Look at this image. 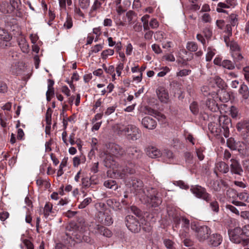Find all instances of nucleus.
I'll return each instance as SVG.
<instances>
[{
    "label": "nucleus",
    "instance_id": "f257e3e1",
    "mask_svg": "<svg viewBox=\"0 0 249 249\" xmlns=\"http://www.w3.org/2000/svg\"><path fill=\"white\" fill-rule=\"evenodd\" d=\"M135 172L134 169H130L127 167L125 170H123L122 172L119 171L114 172V174L117 175V177L124 179L126 185L128 186H132L137 192V195L140 197V199L143 203L149 204L152 207H157L160 205L161 202L160 198L157 196L156 190L152 188H142V182L139 179H131L129 180L131 177L129 176L133 174Z\"/></svg>",
    "mask_w": 249,
    "mask_h": 249
},
{
    "label": "nucleus",
    "instance_id": "f03ea898",
    "mask_svg": "<svg viewBox=\"0 0 249 249\" xmlns=\"http://www.w3.org/2000/svg\"><path fill=\"white\" fill-rule=\"evenodd\" d=\"M124 150L119 145L111 143L108 144L106 151L101 154L104 165L107 168H112L114 172L119 171L116 169L118 167V164L116 161L115 158L123 155Z\"/></svg>",
    "mask_w": 249,
    "mask_h": 249
},
{
    "label": "nucleus",
    "instance_id": "7ed1b4c3",
    "mask_svg": "<svg viewBox=\"0 0 249 249\" xmlns=\"http://www.w3.org/2000/svg\"><path fill=\"white\" fill-rule=\"evenodd\" d=\"M98 211L97 220L106 225L109 226L113 223L112 215L110 210L104 203H99L96 205Z\"/></svg>",
    "mask_w": 249,
    "mask_h": 249
},
{
    "label": "nucleus",
    "instance_id": "20e7f679",
    "mask_svg": "<svg viewBox=\"0 0 249 249\" xmlns=\"http://www.w3.org/2000/svg\"><path fill=\"white\" fill-rule=\"evenodd\" d=\"M228 234L230 240L233 243L241 244L243 246H247L249 244V238L243 237L242 230L239 227L229 230Z\"/></svg>",
    "mask_w": 249,
    "mask_h": 249
},
{
    "label": "nucleus",
    "instance_id": "39448f33",
    "mask_svg": "<svg viewBox=\"0 0 249 249\" xmlns=\"http://www.w3.org/2000/svg\"><path fill=\"white\" fill-rule=\"evenodd\" d=\"M191 228L196 231V237L201 242L207 240L211 234V230L206 226H199L195 222H192Z\"/></svg>",
    "mask_w": 249,
    "mask_h": 249
},
{
    "label": "nucleus",
    "instance_id": "423d86ee",
    "mask_svg": "<svg viewBox=\"0 0 249 249\" xmlns=\"http://www.w3.org/2000/svg\"><path fill=\"white\" fill-rule=\"evenodd\" d=\"M228 146L232 150H237L243 156H248L249 150L246 144L243 142H236L234 139L230 138L227 140Z\"/></svg>",
    "mask_w": 249,
    "mask_h": 249
},
{
    "label": "nucleus",
    "instance_id": "0eeeda50",
    "mask_svg": "<svg viewBox=\"0 0 249 249\" xmlns=\"http://www.w3.org/2000/svg\"><path fill=\"white\" fill-rule=\"evenodd\" d=\"M192 193L197 198H202L207 202L211 200V196L206 192L205 188L199 185L192 186Z\"/></svg>",
    "mask_w": 249,
    "mask_h": 249
},
{
    "label": "nucleus",
    "instance_id": "6e6552de",
    "mask_svg": "<svg viewBox=\"0 0 249 249\" xmlns=\"http://www.w3.org/2000/svg\"><path fill=\"white\" fill-rule=\"evenodd\" d=\"M124 130L128 138L133 141L139 139L141 136L140 130L135 125H128Z\"/></svg>",
    "mask_w": 249,
    "mask_h": 249
},
{
    "label": "nucleus",
    "instance_id": "1a4fd4ad",
    "mask_svg": "<svg viewBox=\"0 0 249 249\" xmlns=\"http://www.w3.org/2000/svg\"><path fill=\"white\" fill-rule=\"evenodd\" d=\"M126 226L133 232H137L140 230V225L135 217L128 215L125 218Z\"/></svg>",
    "mask_w": 249,
    "mask_h": 249
},
{
    "label": "nucleus",
    "instance_id": "9d476101",
    "mask_svg": "<svg viewBox=\"0 0 249 249\" xmlns=\"http://www.w3.org/2000/svg\"><path fill=\"white\" fill-rule=\"evenodd\" d=\"M219 124L223 130V134L225 138L229 136V127L231 126V120L226 116H221L219 117Z\"/></svg>",
    "mask_w": 249,
    "mask_h": 249
},
{
    "label": "nucleus",
    "instance_id": "9b49d317",
    "mask_svg": "<svg viewBox=\"0 0 249 249\" xmlns=\"http://www.w3.org/2000/svg\"><path fill=\"white\" fill-rule=\"evenodd\" d=\"M222 242V236L218 233L210 235L208 240V244L213 247L218 246Z\"/></svg>",
    "mask_w": 249,
    "mask_h": 249
},
{
    "label": "nucleus",
    "instance_id": "f8f14e48",
    "mask_svg": "<svg viewBox=\"0 0 249 249\" xmlns=\"http://www.w3.org/2000/svg\"><path fill=\"white\" fill-rule=\"evenodd\" d=\"M19 0H10L11 6L9 3L4 1H2L0 5V10L3 13H9V10H11L10 7H12L13 8H16L18 7V1Z\"/></svg>",
    "mask_w": 249,
    "mask_h": 249
},
{
    "label": "nucleus",
    "instance_id": "ddd939ff",
    "mask_svg": "<svg viewBox=\"0 0 249 249\" xmlns=\"http://www.w3.org/2000/svg\"><path fill=\"white\" fill-rule=\"evenodd\" d=\"M231 161L230 167L231 173L232 174L241 175L243 173V170L239 162L234 159H231Z\"/></svg>",
    "mask_w": 249,
    "mask_h": 249
},
{
    "label": "nucleus",
    "instance_id": "4468645a",
    "mask_svg": "<svg viewBox=\"0 0 249 249\" xmlns=\"http://www.w3.org/2000/svg\"><path fill=\"white\" fill-rule=\"evenodd\" d=\"M142 124L145 128L149 129H153L157 125L156 121L149 116L144 117L142 119Z\"/></svg>",
    "mask_w": 249,
    "mask_h": 249
},
{
    "label": "nucleus",
    "instance_id": "2eb2a0df",
    "mask_svg": "<svg viewBox=\"0 0 249 249\" xmlns=\"http://www.w3.org/2000/svg\"><path fill=\"white\" fill-rule=\"evenodd\" d=\"M126 152L131 156V157L134 159H138L141 158L142 156V152L137 147H130L126 149Z\"/></svg>",
    "mask_w": 249,
    "mask_h": 249
},
{
    "label": "nucleus",
    "instance_id": "dca6fc26",
    "mask_svg": "<svg viewBox=\"0 0 249 249\" xmlns=\"http://www.w3.org/2000/svg\"><path fill=\"white\" fill-rule=\"evenodd\" d=\"M222 67L229 70H232L235 68L238 70H240L241 68V64H235L234 62H232L230 60L224 59L223 60Z\"/></svg>",
    "mask_w": 249,
    "mask_h": 249
},
{
    "label": "nucleus",
    "instance_id": "f3484780",
    "mask_svg": "<svg viewBox=\"0 0 249 249\" xmlns=\"http://www.w3.org/2000/svg\"><path fill=\"white\" fill-rule=\"evenodd\" d=\"M213 98L214 97H209L206 102V106L211 111L215 112L218 109V104Z\"/></svg>",
    "mask_w": 249,
    "mask_h": 249
},
{
    "label": "nucleus",
    "instance_id": "a211bd4d",
    "mask_svg": "<svg viewBox=\"0 0 249 249\" xmlns=\"http://www.w3.org/2000/svg\"><path fill=\"white\" fill-rule=\"evenodd\" d=\"M147 155L151 158H157L160 156V151L156 147L150 146L146 149Z\"/></svg>",
    "mask_w": 249,
    "mask_h": 249
},
{
    "label": "nucleus",
    "instance_id": "6ab92c4d",
    "mask_svg": "<svg viewBox=\"0 0 249 249\" xmlns=\"http://www.w3.org/2000/svg\"><path fill=\"white\" fill-rule=\"evenodd\" d=\"M95 229L96 232H98L100 234L103 235L107 237H110L112 235L111 231L108 229L104 227L103 226L97 225L96 226Z\"/></svg>",
    "mask_w": 249,
    "mask_h": 249
},
{
    "label": "nucleus",
    "instance_id": "aec40b11",
    "mask_svg": "<svg viewBox=\"0 0 249 249\" xmlns=\"http://www.w3.org/2000/svg\"><path fill=\"white\" fill-rule=\"evenodd\" d=\"M215 169L223 173H227L229 170L228 165L223 161H219L216 163Z\"/></svg>",
    "mask_w": 249,
    "mask_h": 249
},
{
    "label": "nucleus",
    "instance_id": "412c9836",
    "mask_svg": "<svg viewBox=\"0 0 249 249\" xmlns=\"http://www.w3.org/2000/svg\"><path fill=\"white\" fill-rule=\"evenodd\" d=\"M11 37L9 34L4 29L0 28V40L5 42V46H8V42L10 40Z\"/></svg>",
    "mask_w": 249,
    "mask_h": 249
},
{
    "label": "nucleus",
    "instance_id": "4be33fe9",
    "mask_svg": "<svg viewBox=\"0 0 249 249\" xmlns=\"http://www.w3.org/2000/svg\"><path fill=\"white\" fill-rule=\"evenodd\" d=\"M147 113L151 115H154L155 117L159 121L164 122L165 120V115L160 112H157L152 109H148Z\"/></svg>",
    "mask_w": 249,
    "mask_h": 249
},
{
    "label": "nucleus",
    "instance_id": "5701e85b",
    "mask_svg": "<svg viewBox=\"0 0 249 249\" xmlns=\"http://www.w3.org/2000/svg\"><path fill=\"white\" fill-rule=\"evenodd\" d=\"M162 155L167 162L171 163L174 162V155L171 151L165 149L162 154Z\"/></svg>",
    "mask_w": 249,
    "mask_h": 249
},
{
    "label": "nucleus",
    "instance_id": "b1692460",
    "mask_svg": "<svg viewBox=\"0 0 249 249\" xmlns=\"http://www.w3.org/2000/svg\"><path fill=\"white\" fill-rule=\"evenodd\" d=\"M233 62L235 64H240V62L243 59L244 57L241 53V51L232 53L231 54Z\"/></svg>",
    "mask_w": 249,
    "mask_h": 249
},
{
    "label": "nucleus",
    "instance_id": "393cba45",
    "mask_svg": "<svg viewBox=\"0 0 249 249\" xmlns=\"http://www.w3.org/2000/svg\"><path fill=\"white\" fill-rule=\"evenodd\" d=\"M229 46L230 48L231 54L232 53H235L241 51V48L238 44L234 40H231L229 43Z\"/></svg>",
    "mask_w": 249,
    "mask_h": 249
},
{
    "label": "nucleus",
    "instance_id": "a878e982",
    "mask_svg": "<svg viewBox=\"0 0 249 249\" xmlns=\"http://www.w3.org/2000/svg\"><path fill=\"white\" fill-rule=\"evenodd\" d=\"M230 8L225 1L223 2H220L217 4L216 11L218 13H224L228 14L227 11L224 9Z\"/></svg>",
    "mask_w": 249,
    "mask_h": 249
},
{
    "label": "nucleus",
    "instance_id": "bb28decb",
    "mask_svg": "<svg viewBox=\"0 0 249 249\" xmlns=\"http://www.w3.org/2000/svg\"><path fill=\"white\" fill-rule=\"evenodd\" d=\"M18 45L23 53H28L29 46L24 38H21L18 41Z\"/></svg>",
    "mask_w": 249,
    "mask_h": 249
},
{
    "label": "nucleus",
    "instance_id": "cd10ccee",
    "mask_svg": "<svg viewBox=\"0 0 249 249\" xmlns=\"http://www.w3.org/2000/svg\"><path fill=\"white\" fill-rule=\"evenodd\" d=\"M104 185L106 188H109L114 190H116L118 188V186L115 181L111 179L105 181Z\"/></svg>",
    "mask_w": 249,
    "mask_h": 249
},
{
    "label": "nucleus",
    "instance_id": "c85d7f7f",
    "mask_svg": "<svg viewBox=\"0 0 249 249\" xmlns=\"http://www.w3.org/2000/svg\"><path fill=\"white\" fill-rule=\"evenodd\" d=\"M186 49L190 52H195L198 49V45L195 42L189 41L186 44Z\"/></svg>",
    "mask_w": 249,
    "mask_h": 249
},
{
    "label": "nucleus",
    "instance_id": "c756f323",
    "mask_svg": "<svg viewBox=\"0 0 249 249\" xmlns=\"http://www.w3.org/2000/svg\"><path fill=\"white\" fill-rule=\"evenodd\" d=\"M214 80L217 86L221 89L222 91L226 87L224 81L218 76H215Z\"/></svg>",
    "mask_w": 249,
    "mask_h": 249
},
{
    "label": "nucleus",
    "instance_id": "7c9ffc66",
    "mask_svg": "<svg viewBox=\"0 0 249 249\" xmlns=\"http://www.w3.org/2000/svg\"><path fill=\"white\" fill-rule=\"evenodd\" d=\"M208 127L212 133L214 135H220L221 132H222L221 129L220 128H218L215 124H209Z\"/></svg>",
    "mask_w": 249,
    "mask_h": 249
},
{
    "label": "nucleus",
    "instance_id": "2f4dec72",
    "mask_svg": "<svg viewBox=\"0 0 249 249\" xmlns=\"http://www.w3.org/2000/svg\"><path fill=\"white\" fill-rule=\"evenodd\" d=\"M101 5L102 3L99 0H95L91 7L90 13H92L99 9L101 7Z\"/></svg>",
    "mask_w": 249,
    "mask_h": 249
},
{
    "label": "nucleus",
    "instance_id": "473e14b6",
    "mask_svg": "<svg viewBox=\"0 0 249 249\" xmlns=\"http://www.w3.org/2000/svg\"><path fill=\"white\" fill-rule=\"evenodd\" d=\"M90 4V0H78V5L82 9H87Z\"/></svg>",
    "mask_w": 249,
    "mask_h": 249
},
{
    "label": "nucleus",
    "instance_id": "72a5a7b5",
    "mask_svg": "<svg viewBox=\"0 0 249 249\" xmlns=\"http://www.w3.org/2000/svg\"><path fill=\"white\" fill-rule=\"evenodd\" d=\"M237 15L234 14H231L229 16V21L231 25L235 26L238 24Z\"/></svg>",
    "mask_w": 249,
    "mask_h": 249
},
{
    "label": "nucleus",
    "instance_id": "f704fd0d",
    "mask_svg": "<svg viewBox=\"0 0 249 249\" xmlns=\"http://www.w3.org/2000/svg\"><path fill=\"white\" fill-rule=\"evenodd\" d=\"M237 197L241 200L245 202H249V194L246 192L238 193Z\"/></svg>",
    "mask_w": 249,
    "mask_h": 249
},
{
    "label": "nucleus",
    "instance_id": "c9c22d12",
    "mask_svg": "<svg viewBox=\"0 0 249 249\" xmlns=\"http://www.w3.org/2000/svg\"><path fill=\"white\" fill-rule=\"evenodd\" d=\"M53 205L50 203H46L44 208V214L46 216H48L52 212Z\"/></svg>",
    "mask_w": 249,
    "mask_h": 249
},
{
    "label": "nucleus",
    "instance_id": "e433bc0d",
    "mask_svg": "<svg viewBox=\"0 0 249 249\" xmlns=\"http://www.w3.org/2000/svg\"><path fill=\"white\" fill-rule=\"evenodd\" d=\"M91 201L92 199L91 197L86 198L78 205V208L79 209L85 208L86 206H87L89 204L91 203Z\"/></svg>",
    "mask_w": 249,
    "mask_h": 249
},
{
    "label": "nucleus",
    "instance_id": "4c0bfd02",
    "mask_svg": "<svg viewBox=\"0 0 249 249\" xmlns=\"http://www.w3.org/2000/svg\"><path fill=\"white\" fill-rule=\"evenodd\" d=\"M78 79H79V75H78V73L75 72L73 73V74L71 77V81L68 82L70 85V88L72 89V92L74 91V87L73 85L72 84V81L73 80L78 81Z\"/></svg>",
    "mask_w": 249,
    "mask_h": 249
},
{
    "label": "nucleus",
    "instance_id": "58836bf2",
    "mask_svg": "<svg viewBox=\"0 0 249 249\" xmlns=\"http://www.w3.org/2000/svg\"><path fill=\"white\" fill-rule=\"evenodd\" d=\"M230 114L232 118H233V119L237 118V117L239 115V112H238V109L234 106H231L230 109Z\"/></svg>",
    "mask_w": 249,
    "mask_h": 249
},
{
    "label": "nucleus",
    "instance_id": "ea45409f",
    "mask_svg": "<svg viewBox=\"0 0 249 249\" xmlns=\"http://www.w3.org/2000/svg\"><path fill=\"white\" fill-rule=\"evenodd\" d=\"M114 53V50L111 49H108L103 51L101 53L102 58L106 59L108 56L112 55Z\"/></svg>",
    "mask_w": 249,
    "mask_h": 249
},
{
    "label": "nucleus",
    "instance_id": "a19ab883",
    "mask_svg": "<svg viewBox=\"0 0 249 249\" xmlns=\"http://www.w3.org/2000/svg\"><path fill=\"white\" fill-rule=\"evenodd\" d=\"M54 83V81L53 80L50 79L48 80V89L46 93H54V89L53 88Z\"/></svg>",
    "mask_w": 249,
    "mask_h": 249
},
{
    "label": "nucleus",
    "instance_id": "79ce46f5",
    "mask_svg": "<svg viewBox=\"0 0 249 249\" xmlns=\"http://www.w3.org/2000/svg\"><path fill=\"white\" fill-rule=\"evenodd\" d=\"M214 50H213L210 47L208 48V52L206 55V60L207 61H210L212 59L213 56L215 54Z\"/></svg>",
    "mask_w": 249,
    "mask_h": 249
},
{
    "label": "nucleus",
    "instance_id": "37998d69",
    "mask_svg": "<svg viewBox=\"0 0 249 249\" xmlns=\"http://www.w3.org/2000/svg\"><path fill=\"white\" fill-rule=\"evenodd\" d=\"M191 111L195 115L198 113L199 109L197 103L195 102H193L190 106Z\"/></svg>",
    "mask_w": 249,
    "mask_h": 249
},
{
    "label": "nucleus",
    "instance_id": "c03bdc74",
    "mask_svg": "<svg viewBox=\"0 0 249 249\" xmlns=\"http://www.w3.org/2000/svg\"><path fill=\"white\" fill-rule=\"evenodd\" d=\"M164 38V33L162 31H157L155 33L154 38L156 40L161 41Z\"/></svg>",
    "mask_w": 249,
    "mask_h": 249
},
{
    "label": "nucleus",
    "instance_id": "a18cd8bd",
    "mask_svg": "<svg viewBox=\"0 0 249 249\" xmlns=\"http://www.w3.org/2000/svg\"><path fill=\"white\" fill-rule=\"evenodd\" d=\"M210 207L214 212L217 213L219 211V205L215 200L212 201L210 203Z\"/></svg>",
    "mask_w": 249,
    "mask_h": 249
},
{
    "label": "nucleus",
    "instance_id": "49530a36",
    "mask_svg": "<svg viewBox=\"0 0 249 249\" xmlns=\"http://www.w3.org/2000/svg\"><path fill=\"white\" fill-rule=\"evenodd\" d=\"M181 225L183 230H185L186 232H187L190 225L189 220L186 218H182L181 219Z\"/></svg>",
    "mask_w": 249,
    "mask_h": 249
},
{
    "label": "nucleus",
    "instance_id": "de8ad7c7",
    "mask_svg": "<svg viewBox=\"0 0 249 249\" xmlns=\"http://www.w3.org/2000/svg\"><path fill=\"white\" fill-rule=\"evenodd\" d=\"M246 122V121H241L237 124L236 128L238 131H245Z\"/></svg>",
    "mask_w": 249,
    "mask_h": 249
},
{
    "label": "nucleus",
    "instance_id": "09e8293b",
    "mask_svg": "<svg viewBox=\"0 0 249 249\" xmlns=\"http://www.w3.org/2000/svg\"><path fill=\"white\" fill-rule=\"evenodd\" d=\"M149 26L152 29H156L159 26V23L155 18H152L149 21Z\"/></svg>",
    "mask_w": 249,
    "mask_h": 249
},
{
    "label": "nucleus",
    "instance_id": "8fccbe9b",
    "mask_svg": "<svg viewBox=\"0 0 249 249\" xmlns=\"http://www.w3.org/2000/svg\"><path fill=\"white\" fill-rule=\"evenodd\" d=\"M164 244L167 249H175L174 244L172 240L166 239L164 240Z\"/></svg>",
    "mask_w": 249,
    "mask_h": 249
},
{
    "label": "nucleus",
    "instance_id": "3c124183",
    "mask_svg": "<svg viewBox=\"0 0 249 249\" xmlns=\"http://www.w3.org/2000/svg\"><path fill=\"white\" fill-rule=\"evenodd\" d=\"M52 110L50 108H48L46 114V121L47 124H51L52 120Z\"/></svg>",
    "mask_w": 249,
    "mask_h": 249
},
{
    "label": "nucleus",
    "instance_id": "603ef678",
    "mask_svg": "<svg viewBox=\"0 0 249 249\" xmlns=\"http://www.w3.org/2000/svg\"><path fill=\"white\" fill-rule=\"evenodd\" d=\"M64 27L67 29L71 28L72 26V21L71 18L67 17L66 21L63 25Z\"/></svg>",
    "mask_w": 249,
    "mask_h": 249
},
{
    "label": "nucleus",
    "instance_id": "864d4df0",
    "mask_svg": "<svg viewBox=\"0 0 249 249\" xmlns=\"http://www.w3.org/2000/svg\"><path fill=\"white\" fill-rule=\"evenodd\" d=\"M203 33L207 39H210L212 36V32L209 28H205L203 29Z\"/></svg>",
    "mask_w": 249,
    "mask_h": 249
},
{
    "label": "nucleus",
    "instance_id": "5fc2aeb1",
    "mask_svg": "<svg viewBox=\"0 0 249 249\" xmlns=\"http://www.w3.org/2000/svg\"><path fill=\"white\" fill-rule=\"evenodd\" d=\"M238 193L234 189H229L227 192V195L230 198H235L236 196L237 197Z\"/></svg>",
    "mask_w": 249,
    "mask_h": 249
},
{
    "label": "nucleus",
    "instance_id": "6e6d98bb",
    "mask_svg": "<svg viewBox=\"0 0 249 249\" xmlns=\"http://www.w3.org/2000/svg\"><path fill=\"white\" fill-rule=\"evenodd\" d=\"M227 210L230 211L231 213L236 214L237 215L240 214L239 211L233 206L228 205L226 206Z\"/></svg>",
    "mask_w": 249,
    "mask_h": 249
},
{
    "label": "nucleus",
    "instance_id": "4d7b16f0",
    "mask_svg": "<svg viewBox=\"0 0 249 249\" xmlns=\"http://www.w3.org/2000/svg\"><path fill=\"white\" fill-rule=\"evenodd\" d=\"M103 68L107 73L109 74L113 73L115 71L114 67L112 65H110L108 68H107L105 64H103Z\"/></svg>",
    "mask_w": 249,
    "mask_h": 249
},
{
    "label": "nucleus",
    "instance_id": "13d9d810",
    "mask_svg": "<svg viewBox=\"0 0 249 249\" xmlns=\"http://www.w3.org/2000/svg\"><path fill=\"white\" fill-rule=\"evenodd\" d=\"M158 98L161 102L166 103L168 101V94H158Z\"/></svg>",
    "mask_w": 249,
    "mask_h": 249
},
{
    "label": "nucleus",
    "instance_id": "bf43d9fd",
    "mask_svg": "<svg viewBox=\"0 0 249 249\" xmlns=\"http://www.w3.org/2000/svg\"><path fill=\"white\" fill-rule=\"evenodd\" d=\"M196 37L197 40L200 41L202 44L203 48H206V40L204 38L203 36L201 34H197Z\"/></svg>",
    "mask_w": 249,
    "mask_h": 249
},
{
    "label": "nucleus",
    "instance_id": "052dcab7",
    "mask_svg": "<svg viewBox=\"0 0 249 249\" xmlns=\"http://www.w3.org/2000/svg\"><path fill=\"white\" fill-rule=\"evenodd\" d=\"M82 185L85 187H89L90 185V180L88 178H84L82 179Z\"/></svg>",
    "mask_w": 249,
    "mask_h": 249
},
{
    "label": "nucleus",
    "instance_id": "680f3d73",
    "mask_svg": "<svg viewBox=\"0 0 249 249\" xmlns=\"http://www.w3.org/2000/svg\"><path fill=\"white\" fill-rule=\"evenodd\" d=\"M152 50L157 54H159L161 53L162 50L160 49V46L156 44H154L151 46Z\"/></svg>",
    "mask_w": 249,
    "mask_h": 249
},
{
    "label": "nucleus",
    "instance_id": "e2e57ef3",
    "mask_svg": "<svg viewBox=\"0 0 249 249\" xmlns=\"http://www.w3.org/2000/svg\"><path fill=\"white\" fill-rule=\"evenodd\" d=\"M153 34L154 32L151 30L145 32V33L144 35V39L147 40L151 39Z\"/></svg>",
    "mask_w": 249,
    "mask_h": 249
},
{
    "label": "nucleus",
    "instance_id": "0e129e2a",
    "mask_svg": "<svg viewBox=\"0 0 249 249\" xmlns=\"http://www.w3.org/2000/svg\"><path fill=\"white\" fill-rule=\"evenodd\" d=\"M133 30L137 32H141L142 30V26L140 22L136 23L133 26Z\"/></svg>",
    "mask_w": 249,
    "mask_h": 249
},
{
    "label": "nucleus",
    "instance_id": "69168bd1",
    "mask_svg": "<svg viewBox=\"0 0 249 249\" xmlns=\"http://www.w3.org/2000/svg\"><path fill=\"white\" fill-rule=\"evenodd\" d=\"M23 245L25 246L27 249H34L33 244L28 240H24L23 242Z\"/></svg>",
    "mask_w": 249,
    "mask_h": 249
},
{
    "label": "nucleus",
    "instance_id": "338daca9",
    "mask_svg": "<svg viewBox=\"0 0 249 249\" xmlns=\"http://www.w3.org/2000/svg\"><path fill=\"white\" fill-rule=\"evenodd\" d=\"M124 68L123 63H120L116 68V71L118 76H120L121 74V71Z\"/></svg>",
    "mask_w": 249,
    "mask_h": 249
},
{
    "label": "nucleus",
    "instance_id": "774afa93",
    "mask_svg": "<svg viewBox=\"0 0 249 249\" xmlns=\"http://www.w3.org/2000/svg\"><path fill=\"white\" fill-rule=\"evenodd\" d=\"M9 216V213L7 212H2L0 213V219L1 221H5L6 219L8 218Z\"/></svg>",
    "mask_w": 249,
    "mask_h": 249
}]
</instances>
